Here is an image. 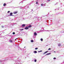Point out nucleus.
Masks as SVG:
<instances>
[{
    "instance_id": "1",
    "label": "nucleus",
    "mask_w": 64,
    "mask_h": 64,
    "mask_svg": "<svg viewBox=\"0 0 64 64\" xmlns=\"http://www.w3.org/2000/svg\"><path fill=\"white\" fill-rule=\"evenodd\" d=\"M13 15V13H12V12H11L10 13V16H14V15Z\"/></svg>"
},
{
    "instance_id": "2",
    "label": "nucleus",
    "mask_w": 64,
    "mask_h": 64,
    "mask_svg": "<svg viewBox=\"0 0 64 64\" xmlns=\"http://www.w3.org/2000/svg\"><path fill=\"white\" fill-rule=\"evenodd\" d=\"M28 28H28V26H27L24 29L26 30H27V29H28Z\"/></svg>"
},
{
    "instance_id": "3",
    "label": "nucleus",
    "mask_w": 64,
    "mask_h": 64,
    "mask_svg": "<svg viewBox=\"0 0 64 64\" xmlns=\"http://www.w3.org/2000/svg\"><path fill=\"white\" fill-rule=\"evenodd\" d=\"M41 4V6H46V4Z\"/></svg>"
},
{
    "instance_id": "4",
    "label": "nucleus",
    "mask_w": 64,
    "mask_h": 64,
    "mask_svg": "<svg viewBox=\"0 0 64 64\" xmlns=\"http://www.w3.org/2000/svg\"><path fill=\"white\" fill-rule=\"evenodd\" d=\"M51 54V53H48L47 54H46L45 55V56H46V55H50V54Z\"/></svg>"
},
{
    "instance_id": "5",
    "label": "nucleus",
    "mask_w": 64,
    "mask_h": 64,
    "mask_svg": "<svg viewBox=\"0 0 64 64\" xmlns=\"http://www.w3.org/2000/svg\"><path fill=\"white\" fill-rule=\"evenodd\" d=\"M26 25V24H23L22 25V27H24V26H25Z\"/></svg>"
},
{
    "instance_id": "6",
    "label": "nucleus",
    "mask_w": 64,
    "mask_h": 64,
    "mask_svg": "<svg viewBox=\"0 0 64 64\" xmlns=\"http://www.w3.org/2000/svg\"><path fill=\"white\" fill-rule=\"evenodd\" d=\"M48 52V51L46 52H45L43 54V55H44V54H46V53H47V52Z\"/></svg>"
},
{
    "instance_id": "7",
    "label": "nucleus",
    "mask_w": 64,
    "mask_h": 64,
    "mask_svg": "<svg viewBox=\"0 0 64 64\" xmlns=\"http://www.w3.org/2000/svg\"><path fill=\"white\" fill-rule=\"evenodd\" d=\"M34 36H36V35H37V33H36V32H35L34 33Z\"/></svg>"
},
{
    "instance_id": "8",
    "label": "nucleus",
    "mask_w": 64,
    "mask_h": 64,
    "mask_svg": "<svg viewBox=\"0 0 64 64\" xmlns=\"http://www.w3.org/2000/svg\"><path fill=\"white\" fill-rule=\"evenodd\" d=\"M16 13H17V12H14V14H16Z\"/></svg>"
},
{
    "instance_id": "9",
    "label": "nucleus",
    "mask_w": 64,
    "mask_h": 64,
    "mask_svg": "<svg viewBox=\"0 0 64 64\" xmlns=\"http://www.w3.org/2000/svg\"><path fill=\"white\" fill-rule=\"evenodd\" d=\"M28 26V28H30L31 27H32V26L31 25H30Z\"/></svg>"
},
{
    "instance_id": "10",
    "label": "nucleus",
    "mask_w": 64,
    "mask_h": 64,
    "mask_svg": "<svg viewBox=\"0 0 64 64\" xmlns=\"http://www.w3.org/2000/svg\"><path fill=\"white\" fill-rule=\"evenodd\" d=\"M10 43H12V40H10Z\"/></svg>"
},
{
    "instance_id": "11",
    "label": "nucleus",
    "mask_w": 64,
    "mask_h": 64,
    "mask_svg": "<svg viewBox=\"0 0 64 64\" xmlns=\"http://www.w3.org/2000/svg\"><path fill=\"white\" fill-rule=\"evenodd\" d=\"M34 54L37 53V51H34Z\"/></svg>"
},
{
    "instance_id": "12",
    "label": "nucleus",
    "mask_w": 64,
    "mask_h": 64,
    "mask_svg": "<svg viewBox=\"0 0 64 64\" xmlns=\"http://www.w3.org/2000/svg\"><path fill=\"white\" fill-rule=\"evenodd\" d=\"M61 44H59L58 45V46H61Z\"/></svg>"
},
{
    "instance_id": "13",
    "label": "nucleus",
    "mask_w": 64,
    "mask_h": 64,
    "mask_svg": "<svg viewBox=\"0 0 64 64\" xmlns=\"http://www.w3.org/2000/svg\"><path fill=\"white\" fill-rule=\"evenodd\" d=\"M6 5V4L5 3H4L3 4L4 6H5Z\"/></svg>"
},
{
    "instance_id": "14",
    "label": "nucleus",
    "mask_w": 64,
    "mask_h": 64,
    "mask_svg": "<svg viewBox=\"0 0 64 64\" xmlns=\"http://www.w3.org/2000/svg\"><path fill=\"white\" fill-rule=\"evenodd\" d=\"M34 18H38V16H36L34 17Z\"/></svg>"
},
{
    "instance_id": "15",
    "label": "nucleus",
    "mask_w": 64,
    "mask_h": 64,
    "mask_svg": "<svg viewBox=\"0 0 64 64\" xmlns=\"http://www.w3.org/2000/svg\"><path fill=\"white\" fill-rule=\"evenodd\" d=\"M40 40L41 41H42L43 40V39L42 38H41L40 39Z\"/></svg>"
},
{
    "instance_id": "16",
    "label": "nucleus",
    "mask_w": 64,
    "mask_h": 64,
    "mask_svg": "<svg viewBox=\"0 0 64 64\" xmlns=\"http://www.w3.org/2000/svg\"><path fill=\"white\" fill-rule=\"evenodd\" d=\"M31 42H34V41L33 40H31Z\"/></svg>"
},
{
    "instance_id": "17",
    "label": "nucleus",
    "mask_w": 64,
    "mask_h": 64,
    "mask_svg": "<svg viewBox=\"0 0 64 64\" xmlns=\"http://www.w3.org/2000/svg\"><path fill=\"white\" fill-rule=\"evenodd\" d=\"M34 62H36L37 61V60L36 59V60H34Z\"/></svg>"
},
{
    "instance_id": "18",
    "label": "nucleus",
    "mask_w": 64,
    "mask_h": 64,
    "mask_svg": "<svg viewBox=\"0 0 64 64\" xmlns=\"http://www.w3.org/2000/svg\"><path fill=\"white\" fill-rule=\"evenodd\" d=\"M38 52H42V50H40V51H38Z\"/></svg>"
},
{
    "instance_id": "19",
    "label": "nucleus",
    "mask_w": 64,
    "mask_h": 64,
    "mask_svg": "<svg viewBox=\"0 0 64 64\" xmlns=\"http://www.w3.org/2000/svg\"><path fill=\"white\" fill-rule=\"evenodd\" d=\"M38 48H35V50H37V49Z\"/></svg>"
},
{
    "instance_id": "20",
    "label": "nucleus",
    "mask_w": 64,
    "mask_h": 64,
    "mask_svg": "<svg viewBox=\"0 0 64 64\" xmlns=\"http://www.w3.org/2000/svg\"><path fill=\"white\" fill-rule=\"evenodd\" d=\"M12 34H15V32H13L12 33Z\"/></svg>"
},
{
    "instance_id": "21",
    "label": "nucleus",
    "mask_w": 64,
    "mask_h": 64,
    "mask_svg": "<svg viewBox=\"0 0 64 64\" xmlns=\"http://www.w3.org/2000/svg\"><path fill=\"white\" fill-rule=\"evenodd\" d=\"M10 11H9L8 12V13H10Z\"/></svg>"
},
{
    "instance_id": "22",
    "label": "nucleus",
    "mask_w": 64,
    "mask_h": 64,
    "mask_svg": "<svg viewBox=\"0 0 64 64\" xmlns=\"http://www.w3.org/2000/svg\"><path fill=\"white\" fill-rule=\"evenodd\" d=\"M51 50V48H48V50Z\"/></svg>"
},
{
    "instance_id": "23",
    "label": "nucleus",
    "mask_w": 64,
    "mask_h": 64,
    "mask_svg": "<svg viewBox=\"0 0 64 64\" xmlns=\"http://www.w3.org/2000/svg\"><path fill=\"white\" fill-rule=\"evenodd\" d=\"M54 59H56V58H54Z\"/></svg>"
},
{
    "instance_id": "24",
    "label": "nucleus",
    "mask_w": 64,
    "mask_h": 64,
    "mask_svg": "<svg viewBox=\"0 0 64 64\" xmlns=\"http://www.w3.org/2000/svg\"><path fill=\"white\" fill-rule=\"evenodd\" d=\"M23 3V2H20V3Z\"/></svg>"
},
{
    "instance_id": "25",
    "label": "nucleus",
    "mask_w": 64,
    "mask_h": 64,
    "mask_svg": "<svg viewBox=\"0 0 64 64\" xmlns=\"http://www.w3.org/2000/svg\"><path fill=\"white\" fill-rule=\"evenodd\" d=\"M20 30H21V31L23 30V29H20Z\"/></svg>"
},
{
    "instance_id": "26",
    "label": "nucleus",
    "mask_w": 64,
    "mask_h": 64,
    "mask_svg": "<svg viewBox=\"0 0 64 64\" xmlns=\"http://www.w3.org/2000/svg\"><path fill=\"white\" fill-rule=\"evenodd\" d=\"M2 28H4V26H2Z\"/></svg>"
},
{
    "instance_id": "27",
    "label": "nucleus",
    "mask_w": 64,
    "mask_h": 64,
    "mask_svg": "<svg viewBox=\"0 0 64 64\" xmlns=\"http://www.w3.org/2000/svg\"><path fill=\"white\" fill-rule=\"evenodd\" d=\"M36 4H38V2H36Z\"/></svg>"
},
{
    "instance_id": "28",
    "label": "nucleus",
    "mask_w": 64,
    "mask_h": 64,
    "mask_svg": "<svg viewBox=\"0 0 64 64\" xmlns=\"http://www.w3.org/2000/svg\"><path fill=\"white\" fill-rule=\"evenodd\" d=\"M50 1V0H48V1Z\"/></svg>"
},
{
    "instance_id": "29",
    "label": "nucleus",
    "mask_w": 64,
    "mask_h": 64,
    "mask_svg": "<svg viewBox=\"0 0 64 64\" xmlns=\"http://www.w3.org/2000/svg\"><path fill=\"white\" fill-rule=\"evenodd\" d=\"M16 39H17V38L15 40H16Z\"/></svg>"
},
{
    "instance_id": "30",
    "label": "nucleus",
    "mask_w": 64,
    "mask_h": 64,
    "mask_svg": "<svg viewBox=\"0 0 64 64\" xmlns=\"http://www.w3.org/2000/svg\"><path fill=\"white\" fill-rule=\"evenodd\" d=\"M54 53H55V52H56L54 51Z\"/></svg>"
},
{
    "instance_id": "31",
    "label": "nucleus",
    "mask_w": 64,
    "mask_h": 64,
    "mask_svg": "<svg viewBox=\"0 0 64 64\" xmlns=\"http://www.w3.org/2000/svg\"><path fill=\"white\" fill-rule=\"evenodd\" d=\"M32 11H33V10H32Z\"/></svg>"
},
{
    "instance_id": "32",
    "label": "nucleus",
    "mask_w": 64,
    "mask_h": 64,
    "mask_svg": "<svg viewBox=\"0 0 64 64\" xmlns=\"http://www.w3.org/2000/svg\"><path fill=\"white\" fill-rule=\"evenodd\" d=\"M25 47H26L25 46L24 47V48H25Z\"/></svg>"
},
{
    "instance_id": "33",
    "label": "nucleus",
    "mask_w": 64,
    "mask_h": 64,
    "mask_svg": "<svg viewBox=\"0 0 64 64\" xmlns=\"http://www.w3.org/2000/svg\"><path fill=\"white\" fill-rule=\"evenodd\" d=\"M48 46V45H46V46Z\"/></svg>"
}]
</instances>
